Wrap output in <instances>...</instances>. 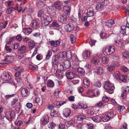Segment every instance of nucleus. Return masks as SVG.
Instances as JSON below:
<instances>
[{
	"label": "nucleus",
	"mask_w": 129,
	"mask_h": 129,
	"mask_svg": "<svg viewBox=\"0 0 129 129\" xmlns=\"http://www.w3.org/2000/svg\"><path fill=\"white\" fill-rule=\"evenodd\" d=\"M66 55L67 57L69 58L70 61H72V65L73 66L72 68H77L78 67L79 63L78 62V59L77 58V55H74L73 56H71V52L70 51H68L66 52Z\"/></svg>",
	"instance_id": "1"
},
{
	"label": "nucleus",
	"mask_w": 129,
	"mask_h": 129,
	"mask_svg": "<svg viewBox=\"0 0 129 129\" xmlns=\"http://www.w3.org/2000/svg\"><path fill=\"white\" fill-rule=\"evenodd\" d=\"M113 76L117 80L122 81L123 82H126L129 80L128 76L120 75L119 71H116L113 75Z\"/></svg>",
	"instance_id": "2"
},
{
	"label": "nucleus",
	"mask_w": 129,
	"mask_h": 129,
	"mask_svg": "<svg viewBox=\"0 0 129 129\" xmlns=\"http://www.w3.org/2000/svg\"><path fill=\"white\" fill-rule=\"evenodd\" d=\"M104 87L110 94H112L114 92L115 87L113 84L109 81H106L104 85Z\"/></svg>",
	"instance_id": "3"
},
{
	"label": "nucleus",
	"mask_w": 129,
	"mask_h": 129,
	"mask_svg": "<svg viewBox=\"0 0 129 129\" xmlns=\"http://www.w3.org/2000/svg\"><path fill=\"white\" fill-rule=\"evenodd\" d=\"M52 21V19L50 16H47L44 14L41 19V23L43 25H46L49 24Z\"/></svg>",
	"instance_id": "4"
},
{
	"label": "nucleus",
	"mask_w": 129,
	"mask_h": 129,
	"mask_svg": "<svg viewBox=\"0 0 129 129\" xmlns=\"http://www.w3.org/2000/svg\"><path fill=\"white\" fill-rule=\"evenodd\" d=\"M104 53L106 55H110L113 53L115 51L114 47L113 46H108L105 48Z\"/></svg>",
	"instance_id": "5"
},
{
	"label": "nucleus",
	"mask_w": 129,
	"mask_h": 129,
	"mask_svg": "<svg viewBox=\"0 0 129 129\" xmlns=\"http://www.w3.org/2000/svg\"><path fill=\"white\" fill-rule=\"evenodd\" d=\"M15 113L14 111L7 112L5 114V117L9 120H11L14 118Z\"/></svg>",
	"instance_id": "6"
},
{
	"label": "nucleus",
	"mask_w": 129,
	"mask_h": 129,
	"mask_svg": "<svg viewBox=\"0 0 129 129\" xmlns=\"http://www.w3.org/2000/svg\"><path fill=\"white\" fill-rule=\"evenodd\" d=\"M121 38L120 36H118L116 38L114 42V44L118 47L122 48L124 46L123 44L121 42Z\"/></svg>",
	"instance_id": "7"
},
{
	"label": "nucleus",
	"mask_w": 129,
	"mask_h": 129,
	"mask_svg": "<svg viewBox=\"0 0 129 129\" xmlns=\"http://www.w3.org/2000/svg\"><path fill=\"white\" fill-rule=\"evenodd\" d=\"M14 69L16 71L15 76L17 77L21 75V72L23 71V70L22 68L19 66L14 67Z\"/></svg>",
	"instance_id": "8"
},
{
	"label": "nucleus",
	"mask_w": 129,
	"mask_h": 129,
	"mask_svg": "<svg viewBox=\"0 0 129 129\" xmlns=\"http://www.w3.org/2000/svg\"><path fill=\"white\" fill-rule=\"evenodd\" d=\"M1 78L3 80L6 81L10 79L11 77L9 76L8 72H5L2 74Z\"/></svg>",
	"instance_id": "9"
},
{
	"label": "nucleus",
	"mask_w": 129,
	"mask_h": 129,
	"mask_svg": "<svg viewBox=\"0 0 129 129\" xmlns=\"http://www.w3.org/2000/svg\"><path fill=\"white\" fill-rule=\"evenodd\" d=\"M64 28L67 32H70L73 30L74 27L72 24L70 23L65 25Z\"/></svg>",
	"instance_id": "10"
},
{
	"label": "nucleus",
	"mask_w": 129,
	"mask_h": 129,
	"mask_svg": "<svg viewBox=\"0 0 129 129\" xmlns=\"http://www.w3.org/2000/svg\"><path fill=\"white\" fill-rule=\"evenodd\" d=\"M104 4V2L103 1L98 3L96 6V9L98 11H102L103 9Z\"/></svg>",
	"instance_id": "11"
},
{
	"label": "nucleus",
	"mask_w": 129,
	"mask_h": 129,
	"mask_svg": "<svg viewBox=\"0 0 129 129\" xmlns=\"http://www.w3.org/2000/svg\"><path fill=\"white\" fill-rule=\"evenodd\" d=\"M49 118L48 116L46 115L41 119V124L42 125H45L49 121Z\"/></svg>",
	"instance_id": "12"
},
{
	"label": "nucleus",
	"mask_w": 129,
	"mask_h": 129,
	"mask_svg": "<svg viewBox=\"0 0 129 129\" xmlns=\"http://www.w3.org/2000/svg\"><path fill=\"white\" fill-rule=\"evenodd\" d=\"M63 4L60 1H57L54 3V5L55 8L59 10L61 8Z\"/></svg>",
	"instance_id": "13"
},
{
	"label": "nucleus",
	"mask_w": 129,
	"mask_h": 129,
	"mask_svg": "<svg viewBox=\"0 0 129 129\" xmlns=\"http://www.w3.org/2000/svg\"><path fill=\"white\" fill-rule=\"evenodd\" d=\"M21 93L22 96H27L29 94V92L26 88H23L22 89Z\"/></svg>",
	"instance_id": "14"
},
{
	"label": "nucleus",
	"mask_w": 129,
	"mask_h": 129,
	"mask_svg": "<svg viewBox=\"0 0 129 129\" xmlns=\"http://www.w3.org/2000/svg\"><path fill=\"white\" fill-rule=\"evenodd\" d=\"M58 19L61 22L64 23L67 21V17L65 15H60L59 16Z\"/></svg>",
	"instance_id": "15"
},
{
	"label": "nucleus",
	"mask_w": 129,
	"mask_h": 129,
	"mask_svg": "<svg viewBox=\"0 0 129 129\" xmlns=\"http://www.w3.org/2000/svg\"><path fill=\"white\" fill-rule=\"evenodd\" d=\"M66 76L69 79H72L75 77V75L73 72L67 71L66 73Z\"/></svg>",
	"instance_id": "16"
},
{
	"label": "nucleus",
	"mask_w": 129,
	"mask_h": 129,
	"mask_svg": "<svg viewBox=\"0 0 129 129\" xmlns=\"http://www.w3.org/2000/svg\"><path fill=\"white\" fill-rule=\"evenodd\" d=\"M32 31V29L29 28H24L23 29V32L25 35H28Z\"/></svg>",
	"instance_id": "17"
},
{
	"label": "nucleus",
	"mask_w": 129,
	"mask_h": 129,
	"mask_svg": "<svg viewBox=\"0 0 129 129\" xmlns=\"http://www.w3.org/2000/svg\"><path fill=\"white\" fill-rule=\"evenodd\" d=\"M26 51V46L24 45H22L18 49V52L21 53H23Z\"/></svg>",
	"instance_id": "18"
},
{
	"label": "nucleus",
	"mask_w": 129,
	"mask_h": 129,
	"mask_svg": "<svg viewBox=\"0 0 129 129\" xmlns=\"http://www.w3.org/2000/svg\"><path fill=\"white\" fill-rule=\"evenodd\" d=\"M93 8L92 7L89 8L87 10V16L90 17L94 15Z\"/></svg>",
	"instance_id": "19"
},
{
	"label": "nucleus",
	"mask_w": 129,
	"mask_h": 129,
	"mask_svg": "<svg viewBox=\"0 0 129 129\" xmlns=\"http://www.w3.org/2000/svg\"><path fill=\"white\" fill-rule=\"evenodd\" d=\"M49 43L51 46L55 47L58 46L60 44V42L58 40L50 41Z\"/></svg>",
	"instance_id": "20"
},
{
	"label": "nucleus",
	"mask_w": 129,
	"mask_h": 129,
	"mask_svg": "<svg viewBox=\"0 0 129 129\" xmlns=\"http://www.w3.org/2000/svg\"><path fill=\"white\" fill-rule=\"evenodd\" d=\"M71 114V111L68 108L65 109L63 110V114L66 117L69 116Z\"/></svg>",
	"instance_id": "21"
},
{
	"label": "nucleus",
	"mask_w": 129,
	"mask_h": 129,
	"mask_svg": "<svg viewBox=\"0 0 129 129\" xmlns=\"http://www.w3.org/2000/svg\"><path fill=\"white\" fill-rule=\"evenodd\" d=\"M2 59L4 61L10 63L13 61V57L10 56H7L5 58Z\"/></svg>",
	"instance_id": "22"
},
{
	"label": "nucleus",
	"mask_w": 129,
	"mask_h": 129,
	"mask_svg": "<svg viewBox=\"0 0 129 129\" xmlns=\"http://www.w3.org/2000/svg\"><path fill=\"white\" fill-rule=\"evenodd\" d=\"M90 55L89 51L86 50L83 53V57L84 59H87L89 58Z\"/></svg>",
	"instance_id": "23"
},
{
	"label": "nucleus",
	"mask_w": 129,
	"mask_h": 129,
	"mask_svg": "<svg viewBox=\"0 0 129 129\" xmlns=\"http://www.w3.org/2000/svg\"><path fill=\"white\" fill-rule=\"evenodd\" d=\"M39 24V23L37 20H33L32 21L31 25L33 28H36Z\"/></svg>",
	"instance_id": "24"
},
{
	"label": "nucleus",
	"mask_w": 129,
	"mask_h": 129,
	"mask_svg": "<svg viewBox=\"0 0 129 129\" xmlns=\"http://www.w3.org/2000/svg\"><path fill=\"white\" fill-rule=\"evenodd\" d=\"M127 29L126 27L124 25L122 26L121 27L120 33L123 35L126 34L127 30L129 31V29L128 28Z\"/></svg>",
	"instance_id": "25"
},
{
	"label": "nucleus",
	"mask_w": 129,
	"mask_h": 129,
	"mask_svg": "<svg viewBox=\"0 0 129 129\" xmlns=\"http://www.w3.org/2000/svg\"><path fill=\"white\" fill-rule=\"evenodd\" d=\"M92 119L94 122H99L101 120V117L99 115H96L92 117Z\"/></svg>",
	"instance_id": "26"
},
{
	"label": "nucleus",
	"mask_w": 129,
	"mask_h": 129,
	"mask_svg": "<svg viewBox=\"0 0 129 129\" xmlns=\"http://www.w3.org/2000/svg\"><path fill=\"white\" fill-rule=\"evenodd\" d=\"M70 8L68 6H66L63 7V11L66 15L68 14L70 12Z\"/></svg>",
	"instance_id": "27"
},
{
	"label": "nucleus",
	"mask_w": 129,
	"mask_h": 129,
	"mask_svg": "<svg viewBox=\"0 0 129 129\" xmlns=\"http://www.w3.org/2000/svg\"><path fill=\"white\" fill-rule=\"evenodd\" d=\"M107 114V116L110 119L114 117L115 116L116 113L115 111H112V112H108Z\"/></svg>",
	"instance_id": "28"
},
{
	"label": "nucleus",
	"mask_w": 129,
	"mask_h": 129,
	"mask_svg": "<svg viewBox=\"0 0 129 129\" xmlns=\"http://www.w3.org/2000/svg\"><path fill=\"white\" fill-rule=\"evenodd\" d=\"M55 68L57 69V70H59L60 71H62L64 68L62 64V63H57V65L55 67Z\"/></svg>",
	"instance_id": "29"
},
{
	"label": "nucleus",
	"mask_w": 129,
	"mask_h": 129,
	"mask_svg": "<svg viewBox=\"0 0 129 129\" xmlns=\"http://www.w3.org/2000/svg\"><path fill=\"white\" fill-rule=\"evenodd\" d=\"M122 57L125 59L129 58V52H128L125 51L121 53Z\"/></svg>",
	"instance_id": "30"
},
{
	"label": "nucleus",
	"mask_w": 129,
	"mask_h": 129,
	"mask_svg": "<svg viewBox=\"0 0 129 129\" xmlns=\"http://www.w3.org/2000/svg\"><path fill=\"white\" fill-rule=\"evenodd\" d=\"M90 82L87 79H84L83 80L82 85L85 87H87L89 85Z\"/></svg>",
	"instance_id": "31"
},
{
	"label": "nucleus",
	"mask_w": 129,
	"mask_h": 129,
	"mask_svg": "<svg viewBox=\"0 0 129 129\" xmlns=\"http://www.w3.org/2000/svg\"><path fill=\"white\" fill-rule=\"evenodd\" d=\"M71 62H72V61H70V60L65 61L64 64L65 68L68 69L70 68L72 66Z\"/></svg>",
	"instance_id": "32"
},
{
	"label": "nucleus",
	"mask_w": 129,
	"mask_h": 129,
	"mask_svg": "<svg viewBox=\"0 0 129 129\" xmlns=\"http://www.w3.org/2000/svg\"><path fill=\"white\" fill-rule=\"evenodd\" d=\"M114 23V20L112 19H109L108 20L107 22H106V24L109 28L111 27L113 24Z\"/></svg>",
	"instance_id": "33"
},
{
	"label": "nucleus",
	"mask_w": 129,
	"mask_h": 129,
	"mask_svg": "<svg viewBox=\"0 0 129 129\" xmlns=\"http://www.w3.org/2000/svg\"><path fill=\"white\" fill-rule=\"evenodd\" d=\"M92 107H90L88 108V110H85L86 113L89 114L91 115H93L94 114V112L92 109Z\"/></svg>",
	"instance_id": "34"
},
{
	"label": "nucleus",
	"mask_w": 129,
	"mask_h": 129,
	"mask_svg": "<svg viewBox=\"0 0 129 129\" xmlns=\"http://www.w3.org/2000/svg\"><path fill=\"white\" fill-rule=\"evenodd\" d=\"M115 68V66L113 65L112 63L110 65L108 66L107 69L110 72H112L114 69Z\"/></svg>",
	"instance_id": "35"
},
{
	"label": "nucleus",
	"mask_w": 129,
	"mask_h": 129,
	"mask_svg": "<svg viewBox=\"0 0 129 129\" xmlns=\"http://www.w3.org/2000/svg\"><path fill=\"white\" fill-rule=\"evenodd\" d=\"M54 83L53 81L51 80H48L47 84V86L49 87H52L54 86Z\"/></svg>",
	"instance_id": "36"
},
{
	"label": "nucleus",
	"mask_w": 129,
	"mask_h": 129,
	"mask_svg": "<svg viewBox=\"0 0 129 129\" xmlns=\"http://www.w3.org/2000/svg\"><path fill=\"white\" fill-rule=\"evenodd\" d=\"M29 48L30 49H32L35 45V42L33 41H30L28 43Z\"/></svg>",
	"instance_id": "37"
},
{
	"label": "nucleus",
	"mask_w": 129,
	"mask_h": 129,
	"mask_svg": "<svg viewBox=\"0 0 129 129\" xmlns=\"http://www.w3.org/2000/svg\"><path fill=\"white\" fill-rule=\"evenodd\" d=\"M86 116L84 114H80L78 116H77L76 117L77 119L79 121H81L83 119H85L86 118Z\"/></svg>",
	"instance_id": "38"
},
{
	"label": "nucleus",
	"mask_w": 129,
	"mask_h": 129,
	"mask_svg": "<svg viewBox=\"0 0 129 129\" xmlns=\"http://www.w3.org/2000/svg\"><path fill=\"white\" fill-rule=\"evenodd\" d=\"M97 69V73L99 75H101L103 72V67L101 66H98Z\"/></svg>",
	"instance_id": "39"
},
{
	"label": "nucleus",
	"mask_w": 129,
	"mask_h": 129,
	"mask_svg": "<svg viewBox=\"0 0 129 129\" xmlns=\"http://www.w3.org/2000/svg\"><path fill=\"white\" fill-rule=\"evenodd\" d=\"M75 123L74 120L72 119L66 122L65 123V124L67 126L69 127L73 124Z\"/></svg>",
	"instance_id": "40"
},
{
	"label": "nucleus",
	"mask_w": 129,
	"mask_h": 129,
	"mask_svg": "<svg viewBox=\"0 0 129 129\" xmlns=\"http://www.w3.org/2000/svg\"><path fill=\"white\" fill-rule=\"evenodd\" d=\"M57 63L58 62H57L55 57H53L52 60V64L53 66L55 67H56V66L57 65Z\"/></svg>",
	"instance_id": "41"
},
{
	"label": "nucleus",
	"mask_w": 129,
	"mask_h": 129,
	"mask_svg": "<svg viewBox=\"0 0 129 129\" xmlns=\"http://www.w3.org/2000/svg\"><path fill=\"white\" fill-rule=\"evenodd\" d=\"M66 52L64 51L62 52L59 53L57 55L59 59L64 57L66 56Z\"/></svg>",
	"instance_id": "42"
},
{
	"label": "nucleus",
	"mask_w": 129,
	"mask_h": 129,
	"mask_svg": "<svg viewBox=\"0 0 129 129\" xmlns=\"http://www.w3.org/2000/svg\"><path fill=\"white\" fill-rule=\"evenodd\" d=\"M8 24V21H6L4 23H2L0 24V31L2 28H5Z\"/></svg>",
	"instance_id": "43"
},
{
	"label": "nucleus",
	"mask_w": 129,
	"mask_h": 129,
	"mask_svg": "<svg viewBox=\"0 0 129 129\" xmlns=\"http://www.w3.org/2000/svg\"><path fill=\"white\" fill-rule=\"evenodd\" d=\"M87 96L91 98H93L94 96V95L93 91L91 90H88L86 92Z\"/></svg>",
	"instance_id": "44"
},
{
	"label": "nucleus",
	"mask_w": 129,
	"mask_h": 129,
	"mask_svg": "<svg viewBox=\"0 0 129 129\" xmlns=\"http://www.w3.org/2000/svg\"><path fill=\"white\" fill-rule=\"evenodd\" d=\"M102 120L104 122H106L108 121L110 119L107 116V113L105 115H103L102 116Z\"/></svg>",
	"instance_id": "45"
},
{
	"label": "nucleus",
	"mask_w": 129,
	"mask_h": 129,
	"mask_svg": "<svg viewBox=\"0 0 129 129\" xmlns=\"http://www.w3.org/2000/svg\"><path fill=\"white\" fill-rule=\"evenodd\" d=\"M91 62L95 64H97L99 62L98 58L96 56L93 57L91 59Z\"/></svg>",
	"instance_id": "46"
},
{
	"label": "nucleus",
	"mask_w": 129,
	"mask_h": 129,
	"mask_svg": "<svg viewBox=\"0 0 129 129\" xmlns=\"http://www.w3.org/2000/svg\"><path fill=\"white\" fill-rule=\"evenodd\" d=\"M102 62L104 64H106L108 63V58L107 57H103L102 58Z\"/></svg>",
	"instance_id": "47"
},
{
	"label": "nucleus",
	"mask_w": 129,
	"mask_h": 129,
	"mask_svg": "<svg viewBox=\"0 0 129 129\" xmlns=\"http://www.w3.org/2000/svg\"><path fill=\"white\" fill-rule=\"evenodd\" d=\"M15 39V37H13L11 38L10 37L9 38L8 40H7V42L6 45L7 44H11L13 41Z\"/></svg>",
	"instance_id": "48"
},
{
	"label": "nucleus",
	"mask_w": 129,
	"mask_h": 129,
	"mask_svg": "<svg viewBox=\"0 0 129 129\" xmlns=\"http://www.w3.org/2000/svg\"><path fill=\"white\" fill-rule=\"evenodd\" d=\"M35 102L38 105H41L42 104V102L39 97H37L35 99Z\"/></svg>",
	"instance_id": "49"
},
{
	"label": "nucleus",
	"mask_w": 129,
	"mask_h": 129,
	"mask_svg": "<svg viewBox=\"0 0 129 129\" xmlns=\"http://www.w3.org/2000/svg\"><path fill=\"white\" fill-rule=\"evenodd\" d=\"M122 89L123 92L126 93L129 91V86H124L122 88Z\"/></svg>",
	"instance_id": "50"
},
{
	"label": "nucleus",
	"mask_w": 129,
	"mask_h": 129,
	"mask_svg": "<svg viewBox=\"0 0 129 129\" xmlns=\"http://www.w3.org/2000/svg\"><path fill=\"white\" fill-rule=\"evenodd\" d=\"M55 124L53 122L50 123L49 124H48V128L50 129H53L55 126Z\"/></svg>",
	"instance_id": "51"
},
{
	"label": "nucleus",
	"mask_w": 129,
	"mask_h": 129,
	"mask_svg": "<svg viewBox=\"0 0 129 129\" xmlns=\"http://www.w3.org/2000/svg\"><path fill=\"white\" fill-rule=\"evenodd\" d=\"M70 38L71 42L72 43H74L76 41V39L74 36L72 34L70 35Z\"/></svg>",
	"instance_id": "52"
},
{
	"label": "nucleus",
	"mask_w": 129,
	"mask_h": 129,
	"mask_svg": "<svg viewBox=\"0 0 129 129\" xmlns=\"http://www.w3.org/2000/svg\"><path fill=\"white\" fill-rule=\"evenodd\" d=\"M93 91V94L94 96H97L100 93L99 90L97 88L95 89Z\"/></svg>",
	"instance_id": "53"
},
{
	"label": "nucleus",
	"mask_w": 129,
	"mask_h": 129,
	"mask_svg": "<svg viewBox=\"0 0 129 129\" xmlns=\"http://www.w3.org/2000/svg\"><path fill=\"white\" fill-rule=\"evenodd\" d=\"M78 66H79V65H78ZM79 67H78L77 68H74L78 69V72H79L82 75H84L85 73V71L84 70L81 68H79Z\"/></svg>",
	"instance_id": "54"
},
{
	"label": "nucleus",
	"mask_w": 129,
	"mask_h": 129,
	"mask_svg": "<svg viewBox=\"0 0 129 129\" xmlns=\"http://www.w3.org/2000/svg\"><path fill=\"white\" fill-rule=\"evenodd\" d=\"M58 113V110H53L51 111V115L52 116H54L55 115L57 114Z\"/></svg>",
	"instance_id": "55"
},
{
	"label": "nucleus",
	"mask_w": 129,
	"mask_h": 129,
	"mask_svg": "<svg viewBox=\"0 0 129 129\" xmlns=\"http://www.w3.org/2000/svg\"><path fill=\"white\" fill-rule=\"evenodd\" d=\"M125 107L123 106H119L118 107V111L120 112H122L124 110Z\"/></svg>",
	"instance_id": "56"
},
{
	"label": "nucleus",
	"mask_w": 129,
	"mask_h": 129,
	"mask_svg": "<svg viewBox=\"0 0 129 129\" xmlns=\"http://www.w3.org/2000/svg\"><path fill=\"white\" fill-rule=\"evenodd\" d=\"M52 54V52L51 51L49 50L47 53V54L46 55V58L47 59H49Z\"/></svg>",
	"instance_id": "57"
},
{
	"label": "nucleus",
	"mask_w": 129,
	"mask_h": 129,
	"mask_svg": "<svg viewBox=\"0 0 129 129\" xmlns=\"http://www.w3.org/2000/svg\"><path fill=\"white\" fill-rule=\"evenodd\" d=\"M119 61L118 60H114L113 62H112V64L113 65L115 66H118L120 65V64L119 63Z\"/></svg>",
	"instance_id": "58"
},
{
	"label": "nucleus",
	"mask_w": 129,
	"mask_h": 129,
	"mask_svg": "<svg viewBox=\"0 0 129 129\" xmlns=\"http://www.w3.org/2000/svg\"><path fill=\"white\" fill-rule=\"evenodd\" d=\"M94 85L95 86L99 87L101 86V84L100 82L99 81L95 82L94 84Z\"/></svg>",
	"instance_id": "59"
},
{
	"label": "nucleus",
	"mask_w": 129,
	"mask_h": 129,
	"mask_svg": "<svg viewBox=\"0 0 129 129\" xmlns=\"http://www.w3.org/2000/svg\"><path fill=\"white\" fill-rule=\"evenodd\" d=\"M44 10L43 9L40 10L38 13V17H40L44 13Z\"/></svg>",
	"instance_id": "60"
},
{
	"label": "nucleus",
	"mask_w": 129,
	"mask_h": 129,
	"mask_svg": "<svg viewBox=\"0 0 129 129\" xmlns=\"http://www.w3.org/2000/svg\"><path fill=\"white\" fill-rule=\"evenodd\" d=\"M121 69L124 72H126L128 70V68L125 66L121 67Z\"/></svg>",
	"instance_id": "61"
},
{
	"label": "nucleus",
	"mask_w": 129,
	"mask_h": 129,
	"mask_svg": "<svg viewBox=\"0 0 129 129\" xmlns=\"http://www.w3.org/2000/svg\"><path fill=\"white\" fill-rule=\"evenodd\" d=\"M14 8L12 7H10L8 8L6 11V13L7 14H9L11 13Z\"/></svg>",
	"instance_id": "62"
},
{
	"label": "nucleus",
	"mask_w": 129,
	"mask_h": 129,
	"mask_svg": "<svg viewBox=\"0 0 129 129\" xmlns=\"http://www.w3.org/2000/svg\"><path fill=\"white\" fill-rule=\"evenodd\" d=\"M72 82L75 85L78 84L79 82V80L77 78H75L72 81Z\"/></svg>",
	"instance_id": "63"
},
{
	"label": "nucleus",
	"mask_w": 129,
	"mask_h": 129,
	"mask_svg": "<svg viewBox=\"0 0 129 129\" xmlns=\"http://www.w3.org/2000/svg\"><path fill=\"white\" fill-rule=\"evenodd\" d=\"M19 46V44L18 43H15L12 45V47L14 49H17Z\"/></svg>",
	"instance_id": "64"
}]
</instances>
